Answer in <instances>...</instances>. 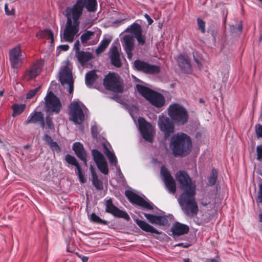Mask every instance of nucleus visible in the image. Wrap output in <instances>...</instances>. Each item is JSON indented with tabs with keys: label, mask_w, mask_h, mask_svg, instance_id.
Instances as JSON below:
<instances>
[{
	"label": "nucleus",
	"mask_w": 262,
	"mask_h": 262,
	"mask_svg": "<svg viewBox=\"0 0 262 262\" xmlns=\"http://www.w3.org/2000/svg\"><path fill=\"white\" fill-rule=\"evenodd\" d=\"M90 170H91V174L92 176V179L97 178L98 176L95 172L94 168L92 166H91Z\"/></svg>",
	"instance_id": "nucleus-54"
},
{
	"label": "nucleus",
	"mask_w": 262,
	"mask_h": 262,
	"mask_svg": "<svg viewBox=\"0 0 262 262\" xmlns=\"http://www.w3.org/2000/svg\"><path fill=\"white\" fill-rule=\"evenodd\" d=\"M136 89L137 91L154 106L161 107L164 105L165 99L161 94L139 84L136 85Z\"/></svg>",
	"instance_id": "nucleus-3"
},
{
	"label": "nucleus",
	"mask_w": 262,
	"mask_h": 262,
	"mask_svg": "<svg viewBox=\"0 0 262 262\" xmlns=\"http://www.w3.org/2000/svg\"><path fill=\"white\" fill-rule=\"evenodd\" d=\"M9 59L11 67L13 69H17L22 64V54L20 46L18 45L10 50Z\"/></svg>",
	"instance_id": "nucleus-17"
},
{
	"label": "nucleus",
	"mask_w": 262,
	"mask_h": 262,
	"mask_svg": "<svg viewBox=\"0 0 262 262\" xmlns=\"http://www.w3.org/2000/svg\"><path fill=\"white\" fill-rule=\"evenodd\" d=\"M158 126L165 140H167L174 132V125L173 122L168 117L163 115L159 116Z\"/></svg>",
	"instance_id": "nucleus-8"
},
{
	"label": "nucleus",
	"mask_w": 262,
	"mask_h": 262,
	"mask_svg": "<svg viewBox=\"0 0 262 262\" xmlns=\"http://www.w3.org/2000/svg\"><path fill=\"white\" fill-rule=\"evenodd\" d=\"M257 160L262 161V144L256 147Z\"/></svg>",
	"instance_id": "nucleus-48"
},
{
	"label": "nucleus",
	"mask_w": 262,
	"mask_h": 262,
	"mask_svg": "<svg viewBox=\"0 0 262 262\" xmlns=\"http://www.w3.org/2000/svg\"><path fill=\"white\" fill-rule=\"evenodd\" d=\"M176 178L180 185L182 194L196 192V185L192 182L188 173L184 170H179L176 174Z\"/></svg>",
	"instance_id": "nucleus-6"
},
{
	"label": "nucleus",
	"mask_w": 262,
	"mask_h": 262,
	"mask_svg": "<svg viewBox=\"0 0 262 262\" xmlns=\"http://www.w3.org/2000/svg\"><path fill=\"white\" fill-rule=\"evenodd\" d=\"M76 174L78 176L80 182L81 183H84L85 182V179L84 178V176L83 175L81 168H78L77 170L76 171Z\"/></svg>",
	"instance_id": "nucleus-46"
},
{
	"label": "nucleus",
	"mask_w": 262,
	"mask_h": 262,
	"mask_svg": "<svg viewBox=\"0 0 262 262\" xmlns=\"http://www.w3.org/2000/svg\"><path fill=\"white\" fill-rule=\"evenodd\" d=\"M92 154L94 160L100 171L104 174H108L107 163L103 154L97 149L92 150Z\"/></svg>",
	"instance_id": "nucleus-18"
},
{
	"label": "nucleus",
	"mask_w": 262,
	"mask_h": 262,
	"mask_svg": "<svg viewBox=\"0 0 262 262\" xmlns=\"http://www.w3.org/2000/svg\"><path fill=\"white\" fill-rule=\"evenodd\" d=\"M151 125L145 121L143 118L139 119V128L144 139L149 142L153 141L151 133Z\"/></svg>",
	"instance_id": "nucleus-19"
},
{
	"label": "nucleus",
	"mask_w": 262,
	"mask_h": 262,
	"mask_svg": "<svg viewBox=\"0 0 262 262\" xmlns=\"http://www.w3.org/2000/svg\"><path fill=\"white\" fill-rule=\"evenodd\" d=\"M103 84L106 90L116 93L123 92L124 85L120 76L114 72H109L104 76Z\"/></svg>",
	"instance_id": "nucleus-5"
},
{
	"label": "nucleus",
	"mask_w": 262,
	"mask_h": 262,
	"mask_svg": "<svg viewBox=\"0 0 262 262\" xmlns=\"http://www.w3.org/2000/svg\"><path fill=\"white\" fill-rule=\"evenodd\" d=\"M145 16L147 18L148 24L150 25L151 24V23L153 22V20L150 17V16L147 14L145 15Z\"/></svg>",
	"instance_id": "nucleus-59"
},
{
	"label": "nucleus",
	"mask_w": 262,
	"mask_h": 262,
	"mask_svg": "<svg viewBox=\"0 0 262 262\" xmlns=\"http://www.w3.org/2000/svg\"><path fill=\"white\" fill-rule=\"evenodd\" d=\"M45 124L48 126V128L51 130L54 129V124L53 122L52 118L50 115H47L46 117Z\"/></svg>",
	"instance_id": "nucleus-42"
},
{
	"label": "nucleus",
	"mask_w": 262,
	"mask_h": 262,
	"mask_svg": "<svg viewBox=\"0 0 262 262\" xmlns=\"http://www.w3.org/2000/svg\"><path fill=\"white\" fill-rule=\"evenodd\" d=\"M217 176V171L214 168H213L210 176L208 177L207 185L210 186H214L216 183Z\"/></svg>",
	"instance_id": "nucleus-34"
},
{
	"label": "nucleus",
	"mask_w": 262,
	"mask_h": 262,
	"mask_svg": "<svg viewBox=\"0 0 262 262\" xmlns=\"http://www.w3.org/2000/svg\"><path fill=\"white\" fill-rule=\"evenodd\" d=\"M43 60H37L25 71L23 78L26 81H30L38 76L42 70Z\"/></svg>",
	"instance_id": "nucleus-12"
},
{
	"label": "nucleus",
	"mask_w": 262,
	"mask_h": 262,
	"mask_svg": "<svg viewBox=\"0 0 262 262\" xmlns=\"http://www.w3.org/2000/svg\"><path fill=\"white\" fill-rule=\"evenodd\" d=\"M69 119L75 124H81L84 120V113L77 101H73L69 106Z\"/></svg>",
	"instance_id": "nucleus-9"
},
{
	"label": "nucleus",
	"mask_w": 262,
	"mask_h": 262,
	"mask_svg": "<svg viewBox=\"0 0 262 262\" xmlns=\"http://www.w3.org/2000/svg\"><path fill=\"white\" fill-rule=\"evenodd\" d=\"M122 43L127 54V58L129 59H131L133 57L132 52L135 47V39L134 36L129 34L124 35Z\"/></svg>",
	"instance_id": "nucleus-21"
},
{
	"label": "nucleus",
	"mask_w": 262,
	"mask_h": 262,
	"mask_svg": "<svg viewBox=\"0 0 262 262\" xmlns=\"http://www.w3.org/2000/svg\"><path fill=\"white\" fill-rule=\"evenodd\" d=\"M183 262H190L189 258H185L184 259Z\"/></svg>",
	"instance_id": "nucleus-63"
},
{
	"label": "nucleus",
	"mask_w": 262,
	"mask_h": 262,
	"mask_svg": "<svg viewBox=\"0 0 262 262\" xmlns=\"http://www.w3.org/2000/svg\"><path fill=\"white\" fill-rule=\"evenodd\" d=\"M169 145L175 157H185L190 152L192 142L188 135L183 133H179L172 136Z\"/></svg>",
	"instance_id": "nucleus-1"
},
{
	"label": "nucleus",
	"mask_w": 262,
	"mask_h": 262,
	"mask_svg": "<svg viewBox=\"0 0 262 262\" xmlns=\"http://www.w3.org/2000/svg\"><path fill=\"white\" fill-rule=\"evenodd\" d=\"M110 43V40L108 39H105L102 40L96 50V54H99L104 52Z\"/></svg>",
	"instance_id": "nucleus-39"
},
{
	"label": "nucleus",
	"mask_w": 262,
	"mask_h": 262,
	"mask_svg": "<svg viewBox=\"0 0 262 262\" xmlns=\"http://www.w3.org/2000/svg\"><path fill=\"white\" fill-rule=\"evenodd\" d=\"M103 152L108 159L110 164L116 166L118 163L117 159L114 153L112 152L105 144L103 145Z\"/></svg>",
	"instance_id": "nucleus-31"
},
{
	"label": "nucleus",
	"mask_w": 262,
	"mask_h": 262,
	"mask_svg": "<svg viewBox=\"0 0 262 262\" xmlns=\"http://www.w3.org/2000/svg\"><path fill=\"white\" fill-rule=\"evenodd\" d=\"M36 37L39 39L50 38L51 43L54 42V35L52 31L50 29H45L36 33Z\"/></svg>",
	"instance_id": "nucleus-33"
},
{
	"label": "nucleus",
	"mask_w": 262,
	"mask_h": 262,
	"mask_svg": "<svg viewBox=\"0 0 262 262\" xmlns=\"http://www.w3.org/2000/svg\"><path fill=\"white\" fill-rule=\"evenodd\" d=\"M134 37L137 39V41L139 45L143 46L145 44L146 37L142 34V32H141L139 34L135 36Z\"/></svg>",
	"instance_id": "nucleus-43"
},
{
	"label": "nucleus",
	"mask_w": 262,
	"mask_h": 262,
	"mask_svg": "<svg viewBox=\"0 0 262 262\" xmlns=\"http://www.w3.org/2000/svg\"><path fill=\"white\" fill-rule=\"evenodd\" d=\"M259 202H262V185L259 187V195L258 196Z\"/></svg>",
	"instance_id": "nucleus-58"
},
{
	"label": "nucleus",
	"mask_w": 262,
	"mask_h": 262,
	"mask_svg": "<svg viewBox=\"0 0 262 262\" xmlns=\"http://www.w3.org/2000/svg\"><path fill=\"white\" fill-rule=\"evenodd\" d=\"M59 80L62 85H68L69 93L71 94L73 93L74 90V80L73 79L72 71L67 66L65 67L60 72L59 74Z\"/></svg>",
	"instance_id": "nucleus-16"
},
{
	"label": "nucleus",
	"mask_w": 262,
	"mask_h": 262,
	"mask_svg": "<svg viewBox=\"0 0 262 262\" xmlns=\"http://www.w3.org/2000/svg\"><path fill=\"white\" fill-rule=\"evenodd\" d=\"M205 262H217L214 258H207Z\"/></svg>",
	"instance_id": "nucleus-62"
},
{
	"label": "nucleus",
	"mask_w": 262,
	"mask_h": 262,
	"mask_svg": "<svg viewBox=\"0 0 262 262\" xmlns=\"http://www.w3.org/2000/svg\"><path fill=\"white\" fill-rule=\"evenodd\" d=\"M85 8L89 12H95L97 8V0H85Z\"/></svg>",
	"instance_id": "nucleus-35"
},
{
	"label": "nucleus",
	"mask_w": 262,
	"mask_h": 262,
	"mask_svg": "<svg viewBox=\"0 0 262 262\" xmlns=\"http://www.w3.org/2000/svg\"><path fill=\"white\" fill-rule=\"evenodd\" d=\"M91 220L95 223L102 224L104 225H107V221L103 220L99 216L97 215L95 213H92L91 215Z\"/></svg>",
	"instance_id": "nucleus-40"
},
{
	"label": "nucleus",
	"mask_w": 262,
	"mask_h": 262,
	"mask_svg": "<svg viewBox=\"0 0 262 262\" xmlns=\"http://www.w3.org/2000/svg\"><path fill=\"white\" fill-rule=\"evenodd\" d=\"M75 56L78 62L82 66H84L88 61L93 58L92 53L83 51L78 52L75 54Z\"/></svg>",
	"instance_id": "nucleus-28"
},
{
	"label": "nucleus",
	"mask_w": 262,
	"mask_h": 262,
	"mask_svg": "<svg viewBox=\"0 0 262 262\" xmlns=\"http://www.w3.org/2000/svg\"><path fill=\"white\" fill-rule=\"evenodd\" d=\"M171 231L173 235L179 236L188 233L189 231V227L186 224L176 222L172 226Z\"/></svg>",
	"instance_id": "nucleus-26"
},
{
	"label": "nucleus",
	"mask_w": 262,
	"mask_h": 262,
	"mask_svg": "<svg viewBox=\"0 0 262 262\" xmlns=\"http://www.w3.org/2000/svg\"><path fill=\"white\" fill-rule=\"evenodd\" d=\"M179 67L185 72H188L191 70V64L187 55L180 54L176 59Z\"/></svg>",
	"instance_id": "nucleus-25"
},
{
	"label": "nucleus",
	"mask_w": 262,
	"mask_h": 262,
	"mask_svg": "<svg viewBox=\"0 0 262 262\" xmlns=\"http://www.w3.org/2000/svg\"><path fill=\"white\" fill-rule=\"evenodd\" d=\"M46 111L58 114L60 111L62 106L59 99L53 92H50L45 98Z\"/></svg>",
	"instance_id": "nucleus-11"
},
{
	"label": "nucleus",
	"mask_w": 262,
	"mask_h": 262,
	"mask_svg": "<svg viewBox=\"0 0 262 262\" xmlns=\"http://www.w3.org/2000/svg\"><path fill=\"white\" fill-rule=\"evenodd\" d=\"M80 45L79 41V40H77L74 43V47L75 51V54L76 53H77L78 52L81 51L80 50Z\"/></svg>",
	"instance_id": "nucleus-53"
},
{
	"label": "nucleus",
	"mask_w": 262,
	"mask_h": 262,
	"mask_svg": "<svg viewBox=\"0 0 262 262\" xmlns=\"http://www.w3.org/2000/svg\"><path fill=\"white\" fill-rule=\"evenodd\" d=\"M40 89V86H39L37 88L30 90L27 94L26 98L27 99H30L32 98L36 93L39 91Z\"/></svg>",
	"instance_id": "nucleus-45"
},
{
	"label": "nucleus",
	"mask_w": 262,
	"mask_h": 262,
	"mask_svg": "<svg viewBox=\"0 0 262 262\" xmlns=\"http://www.w3.org/2000/svg\"><path fill=\"white\" fill-rule=\"evenodd\" d=\"M259 220L262 222V213L259 214Z\"/></svg>",
	"instance_id": "nucleus-64"
},
{
	"label": "nucleus",
	"mask_w": 262,
	"mask_h": 262,
	"mask_svg": "<svg viewBox=\"0 0 262 262\" xmlns=\"http://www.w3.org/2000/svg\"><path fill=\"white\" fill-rule=\"evenodd\" d=\"M125 195L132 204L137 205L148 210H151L154 209L151 204L132 191L126 190L125 191Z\"/></svg>",
	"instance_id": "nucleus-13"
},
{
	"label": "nucleus",
	"mask_w": 262,
	"mask_h": 262,
	"mask_svg": "<svg viewBox=\"0 0 262 262\" xmlns=\"http://www.w3.org/2000/svg\"><path fill=\"white\" fill-rule=\"evenodd\" d=\"M196 192L181 194L178 200L179 204L185 215L192 217L197 215L199 208L194 196Z\"/></svg>",
	"instance_id": "nucleus-2"
},
{
	"label": "nucleus",
	"mask_w": 262,
	"mask_h": 262,
	"mask_svg": "<svg viewBox=\"0 0 262 262\" xmlns=\"http://www.w3.org/2000/svg\"><path fill=\"white\" fill-rule=\"evenodd\" d=\"M79 159H80L81 161H83V163H84L85 166H87L86 156L83 157V159L82 158H80Z\"/></svg>",
	"instance_id": "nucleus-61"
},
{
	"label": "nucleus",
	"mask_w": 262,
	"mask_h": 262,
	"mask_svg": "<svg viewBox=\"0 0 262 262\" xmlns=\"http://www.w3.org/2000/svg\"><path fill=\"white\" fill-rule=\"evenodd\" d=\"M91 132L93 137L95 138H97L98 135V128L96 126H92L91 127Z\"/></svg>",
	"instance_id": "nucleus-50"
},
{
	"label": "nucleus",
	"mask_w": 262,
	"mask_h": 262,
	"mask_svg": "<svg viewBox=\"0 0 262 262\" xmlns=\"http://www.w3.org/2000/svg\"><path fill=\"white\" fill-rule=\"evenodd\" d=\"M13 113L12 116L15 117L21 114L25 110L26 105L25 104H14L12 106Z\"/></svg>",
	"instance_id": "nucleus-36"
},
{
	"label": "nucleus",
	"mask_w": 262,
	"mask_h": 262,
	"mask_svg": "<svg viewBox=\"0 0 262 262\" xmlns=\"http://www.w3.org/2000/svg\"><path fill=\"white\" fill-rule=\"evenodd\" d=\"M242 29H243V25H242V23L241 22L240 23H239L237 25V30L238 31L241 32H242Z\"/></svg>",
	"instance_id": "nucleus-60"
},
{
	"label": "nucleus",
	"mask_w": 262,
	"mask_h": 262,
	"mask_svg": "<svg viewBox=\"0 0 262 262\" xmlns=\"http://www.w3.org/2000/svg\"><path fill=\"white\" fill-rule=\"evenodd\" d=\"M30 123L38 124L42 128H44L45 127L44 114L40 111H33L24 122L25 125Z\"/></svg>",
	"instance_id": "nucleus-20"
},
{
	"label": "nucleus",
	"mask_w": 262,
	"mask_h": 262,
	"mask_svg": "<svg viewBox=\"0 0 262 262\" xmlns=\"http://www.w3.org/2000/svg\"><path fill=\"white\" fill-rule=\"evenodd\" d=\"M60 49L64 51H67L69 49V46L68 45H62L59 46Z\"/></svg>",
	"instance_id": "nucleus-57"
},
{
	"label": "nucleus",
	"mask_w": 262,
	"mask_h": 262,
	"mask_svg": "<svg viewBox=\"0 0 262 262\" xmlns=\"http://www.w3.org/2000/svg\"><path fill=\"white\" fill-rule=\"evenodd\" d=\"M168 114L174 123L180 125L186 124L189 119V115L186 109L177 103L169 106Z\"/></svg>",
	"instance_id": "nucleus-4"
},
{
	"label": "nucleus",
	"mask_w": 262,
	"mask_h": 262,
	"mask_svg": "<svg viewBox=\"0 0 262 262\" xmlns=\"http://www.w3.org/2000/svg\"><path fill=\"white\" fill-rule=\"evenodd\" d=\"M256 134L258 137H262V125H258L256 126Z\"/></svg>",
	"instance_id": "nucleus-52"
},
{
	"label": "nucleus",
	"mask_w": 262,
	"mask_h": 262,
	"mask_svg": "<svg viewBox=\"0 0 262 262\" xmlns=\"http://www.w3.org/2000/svg\"><path fill=\"white\" fill-rule=\"evenodd\" d=\"M190 246V245L189 244L183 243H179V244H176L175 245V246L182 247H183V248H188Z\"/></svg>",
	"instance_id": "nucleus-55"
},
{
	"label": "nucleus",
	"mask_w": 262,
	"mask_h": 262,
	"mask_svg": "<svg viewBox=\"0 0 262 262\" xmlns=\"http://www.w3.org/2000/svg\"><path fill=\"white\" fill-rule=\"evenodd\" d=\"M79 21H72L70 17L68 16L67 21L63 33L64 41L72 42L75 36L79 30Z\"/></svg>",
	"instance_id": "nucleus-7"
},
{
	"label": "nucleus",
	"mask_w": 262,
	"mask_h": 262,
	"mask_svg": "<svg viewBox=\"0 0 262 262\" xmlns=\"http://www.w3.org/2000/svg\"><path fill=\"white\" fill-rule=\"evenodd\" d=\"M197 24L199 27V29L201 32L204 33L205 32V22L200 18H197Z\"/></svg>",
	"instance_id": "nucleus-44"
},
{
	"label": "nucleus",
	"mask_w": 262,
	"mask_h": 262,
	"mask_svg": "<svg viewBox=\"0 0 262 262\" xmlns=\"http://www.w3.org/2000/svg\"><path fill=\"white\" fill-rule=\"evenodd\" d=\"M65 161L70 165L75 166L76 169L81 167L77 159L71 155L67 154L66 155Z\"/></svg>",
	"instance_id": "nucleus-37"
},
{
	"label": "nucleus",
	"mask_w": 262,
	"mask_h": 262,
	"mask_svg": "<svg viewBox=\"0 0 262 262\" xmlns=\"http://www.w3.org/2000/svg\"><path fill=\"white\" fill-rule=\"evenodd\" d=\"M44 141L50 145L54 141L52 138L48 135L45 134L43 138Z\"/></svg>",
	"instance_id": "nucleus-49"
},
{
	"label": "nucleus",
	"mask_w": 262,
	"mask_h": 262,
	"mask_svg": "<svg viewBox=\"0 0 262 262\" xmlns=\"http://www.w3.org/2000/svg\"><path fill=\"white\" fill-rule=\"evenodd\" d=\"M92 184L97 190H102L103 189V183L98 177L92 179Z\"/></svg>",
	"instance_id": "nucleus-41"
},
{
	"label": "nucleus",
	"mask_w": 262,
	"mask_h": 262,
	"mask_svg": "<svg viewBox=\"0 0 262 262\" xmlns=\"http://www.w3.org/2000/svg\"><path fill=\"white\" fill-rule=\"evenodd\" d=\"M49 146L53 150H55L57 152H60L61 151L60 146L55 141H53Z\"/></svg>",
	"instance_id": "nucleus-47"
},
{
	"label": "nucleus",
	"mask_w": 262,
	"mask_h": 262,
	"mask_svg": "<svg viewBox=\"0 0 262 262\" xmlns=\"http://www.w3.org/2000/svg\"><path fill=\"white\" fill-rule=\"evenodd\" d=\"M143 215L151 224L165 226L168 223V220L165 216L156 215L147 213H143Z\"/></svg>",
	"instance_id": "nucleus-24"
},
{
	"label": "nucleus",
	"mask_w": 262,
	"mask_h": 262,
	"mask_svg": "<svg viewBox=\"0 0 262 262\" xmlns=\"http://www.w3.org/2000/svg\"><path fill=\"white\" fill-rule=\"evenodd\" d=\"M98 78L96 71L93 70L87 72L85 76V84L89 88H91Z\"/></svg>",
	"instance_id": "nucleus-29"
},
{
	"label": "nucleus",
	"mask_w": 262,
	"mask_h": 262,
	"mask_svg": "<svg viewBox=\"0 0 262 262\" xmlns=\"http://www.w3.org/2000/svg\"><path fill=\"white\" fill-rule=\"evenodd\" d=\"M108 56L112 65L116 68H119L122 66L120 58V54L116 46H112L108 52Z\"/></svg>",
	"instance_id": "nucleus-22"
},
{
	"label": "nucleus",
	"mask_w": 262,
	"mask_h": 262,
	"mask_svg": "<svg viewBox=\"0 0 262 262\" xmlns=\"http://www.w3.org/2000/svg\"><path fill=\"white\" fill-rule=\"evenodd\" d=\"M105 212L112 214L115 217L122 218L128 221L130 217L127 212L122 211L115 206L113 203L111 198L105 201Z\"/></svg>",
	"instance_id": "nucleus-15"
},
{
	"label": "nucleus",
	"mask_w": 262,
	"mask_h": 262,
	"mask_svg": "<svg viewBox=\"0 0 262 262\" xmlns=\"http://www.w3.org/2000/svg\"><path fill=\"white\" fill-rule=\"evenodd\" d=\"M5 11L6 14L8 15H11L14 14L15 10L14 9H12L11 11L9 10L8 4H5Z\"/></svg>",
	"instance_id": "nucleus-51"
},
{
	"label": "nucleus",
	"mask_w": 262,
	"mask_h": 262,
	"mask_svg": "<svg viewBox=\"0 0 262 262\" xmlns=\"http://www.w3.org/2000/svg\"><path fill=\"white\" fill-rule=\"evenodd\" d=\"M78 256L81 259L82 262H88L89 257L81 254H78Z\"/></svg>",
	"instance_id": "nucleus-56"
},
{
	"label": "nucleus",
	"mask_w": 262,
	"mask_h": 262,
	"mask_svg": "<svg viewBox=\"0 0 262 262\" xmlns=\"http://www.w3.org/2000/svg\"><path fill=\"white\" fill-rule=\"evenodd\" d=\"M72 149L76 156L79 158H82L87 156V153L83 145L80 142H75L73 144Z\"/></svg>",
	"instance_id": "nucleus-30"
},
{
	"label": "nucleus",
	"mask_w": 262,
	"mask_h": 262,
	"mask_svg": "<svg viewBox=\"0 0 262 262\" xmlns=\"http://www.w3.org/2000/svg\"><path fill=\"white\" fill-rule=\"evenodd\" d=\"M94 35L95 32L85 30L80 36L81 42L83 44L86 43L89 40L91 39Z\"/></svg>",
	"instance_id": "nucleus-38"
},
{
	"label": "nucleus",
	"mask_w": 262,
	"mask_h": 262,
	"mask_svg": "<svg viewBox=\"0 0 262 262\" xmlns=\"http://www.w3.org/2000/svg\"><path fill=\"white\" fill-rule=\"evenodd\" d=\"M135 222L140 229L144 231L157 234H160V232L158 230L144 221L137 219L135 220Z\"/></svg>",
	"instance_id": "nucleus-27"
},
{
	"label": "nucleus",
	"mask_w": 262,
	"mask_h": 262,
	"mask_svg": "<svg viewBox=\"0 0 262 262\" xmlns=\"http://www.w3.org/2000/svg\"><path fill=\"white\" fill-rule=\"evenodd\" d=\"M134 66L137 71L146 74L157 75L160 72L161 70L158 66L151 64L140 59L134 61Z\"/></svg>",
	"instance_id": "nucleus-10"
},
{
	"label": "nucleus",
	"mask_w": 262,
	"mask_h": 262,
	"mask_svg": "<svg viewBox=\"0 0 262 262\" xmlns=\"http://www.w3.org/2000/svg\"><path fill=\"white\" fill-rule=\"evenodd\" d=\"M161 174L163 177V181L169 192L174 194L176 192V183L164 165L162 166L161 167Z\"/></svg>",
	"instance_id": "nucleus-14"
},
{
	"label": "nucleus",
	"mask_w": 262,
	"mask_h": 262,
	"mask_svg": "<svg viewBox=\"0 0 262 262\" xmlns=\"http://www.w3.org/2000/svg\"><path fill=\"white\" fill-rule=\"evenodd\" d=\"M126 32L130 33L134 35V37L142 32V29L140 25L134 23L129 26L125 30Z\"/></svg>",
	"instance_id": "nucleus-32"
},
{
	"label": "nucleus",
	"mask_w": 262,
	"mask_h": 262,
	"mask_svg": "<svg viewBox=\"0 0 262 262\" xmlns=\"http://www.w3.org/2000/svg\"><path fill=\"white\" fill-rule=\"evenodd\" d=\"M85 0H77L75 4L71 9L73 20L79 21V19L82 14L83 8H85Z\"/></svg>",
	"instance_id": "nucleus-23"
}]
</instances>
